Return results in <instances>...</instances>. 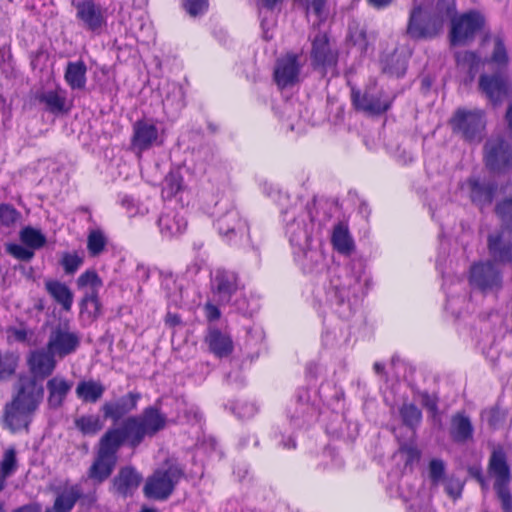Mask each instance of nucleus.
<instances>
[{"instance_id": "nucleus-19", "label": "nucleus", "mask_w": 512, "mask_h": 512, "mask_svg": "<svg viewBox=\"0 0 512 512\" xmlns=\"http://www.w3.org/2000/svg\"><path fill=\"white\" fill-rule=\"evenodd\" d=\"M352 101L358 109L371 114H380L390 108L392 97L374 85L368 87L363 94L353 90Z\"/></svg>"}, {"instance_id": "nucleus-42", "label": "nucleus", "mask_w": 512, "mask_h": 512, "mask_svg": "<svg viewBox=\"0 0 512 512\" xmlns=\"http://www.w3.org/2000/svg\"><path fill=\"white\" fill-rule=\"evenodd\" d=\"M383 71L389 75L401 77L406 72L407 60L406 57L394 52L389 57L383 60Z\"/></svg>"}, {"instance_id": "nucleus-54", "label": "nucleus", "mask_w": 512, "mask_h": 512, "mask_svg": "<svg viewBox=\"0 0 512 512\" xmlns=\"http://www.w3.org/2000/svg\"><path fill=\"white\" fill-rule=\"evenodd\" d=\"M445 464L441 459H432L429 463V477L433 485H438L444 480Z\"/></svg>"}, {"instance_id": "nucleus-57", "label": "nucleus", "mask_w": 512, "mask_h": 512, "mask_svg": "<svg viewBox=\"0 0 512 512\" xmlns=\"http://www.w3.org/2000/svg\"><path fill=\"white\" fill-rule=\"evenodd\" d=\"M445 491L453 499H457L461 496L464 483L461 479L456 477H449L444 479Z\"/></svg>"}, {"instance_id": "nucleus-32", "label": "nucleus", "mask_w": 512, "mask_h": 512, "mask_svg": "<svg viewBox=\"0 0 512 512\" xmlns=\"http://www.w3.org/2000/svg\"><path fill=\"white\" fill-rule=\"evenodd\" d=\"M488 249L492 258L499 263L512 262V238L504 234L489 235Z\"/></svg>"}, {"instance_id": "nucleus-56", "label": "nucleus", "mask_w": 512, "mask_h": 512, "mask_svg": "<svg viewBox=\"0 0 512 512\" xmlns=\"http://www.w3.org/2000/svg\"><path fill=\"white\" fill-rule=\"evenodd\" d=\"M187 13L193 17L203 14L208 9V0H183Z\"/></svg>"}, {"instance_id": "nucleus-30", "label": "nucleus", "mask_w": 512, "mask_h": 512, "mask_svg": "<svg viewBox=\"0 0 512 512\" xmlns=\"http://www.w3.org/2000/svg\"><path fill=\"white\" fill-rule=\"evenodd\" d=\"M209 351L218 358L229 356L233 351V341L230 334L216 327H210L205 337Z\"/></svg>"}, {"instance_id": "nucleus-55", "label": "nucleus", "mask_w": 512, "mask_h": 512, "mask_svg": "<svg viewBox=\"0 0 512 512\" xmlns=\"http://www.w3.org/2000/svg\"><path fill=\"white\" fill-rule=\"evenodd\" d=\"M443 289L446 293V310L450 311L453 315L459 316L461 314L460 309L457 307L458 303H464L465 297H454L451 295L450 287L448 286V281L444 279Z\"/></svg>"}, {"instance_id": "nucleus-45", "label": "nucleus", "mask_w": 512, "mask_h": 512, "mask_svg": "<svg viewBox=\"0 0 512 512\" xmlns=\"http://www.w3.org/2000/svg\"><path fill=\"white\" fill-rule=\"evenodd\" d=\"M107 245V237L101 229H91L87 236V250L90 256L100 255Z\"/></svg>"}, {"instance_id": "nucleus-18", "label": "nucleus", "mask_w": 512, "mask_h": 512, "mask_svg": "<svg viewBox=\"0 0 512 512\" xmlns=\"http://www.w3.org/2000/svg\"><path fill=\"white\" fill-rule=\"evenodd\" d=\"M485 164L492 172L502 173L512 167V145L502 138H490L485 146Z\"/></svg>"}, {"instance_id": "nucleus-53", "label": "nucleus", "mask_w": 512, "mask_h": 512, "mask_svg": "<svg viewBox=\"0 0 512 512\" xmlns=\"http://www.w3.org/2000/svg\"><path fill=\"white\" fill-rule=\"evenodd\" d=\"M230 411L240 419H248L256 414L257 407L249 402H237L230 407Z\"/></svg>"}, {"instance_id": "nucleus-1", "label": "nucleus", "mask_w": 512, "mask_h": 512, "mask_svg": "<svg viewBox=\"0 0 512 512\" xmlns=\"http://www.w3.org/2000/svg\"><path fill=\"white\" fill-rule=\"evenodd\" d=\"M369 278L358 265L335 267L324 284V302L340 318L349 319L360 308Z\"/></svg>"}, {"instance_id": "nucleus-6", "label": "nucleus", "mask_w": 512, "mask_h": 512, "mask_svg": "<svg viewBox=\"0 0 512 512\" xmlns=\"http://www.w3.org/2000/svg\"><path fill=\"white\" fill-rule=\"evenodd\" d=\"M214 225L219 234L228 242L240 243L245 238L250 240L247 222L242 218L233 201L222 197L215 203Z\"/></svg>"}, {"instance_id": "nucleus-26", "label": "nucleus", "mask_w": 512, "mask_h": 512, "mask_svg": "<svg viewBox=\"0 0 512 512\" xmlns=\"http://www.w3.org/2000/svg\"><path fill=\"white\" fill-rule=\"evenodd\" d=\"M142 481V475L132 466L122 467L113 478V489L126 498L132 496Z\"/></svg>"}, {"instance_id": "nucleus-24", "label": "nucleus", "mask_w": 512, "mask_h": 512, "mask_svg": "<svg viewBox=\"0 0 512 512\" xmlns=\"http://www.w3.org/2000/svg\"><path fill=\"white\" fill-rule=\"evenodd\" d=\"M296 407L289 412L292 425L301 428L310 424L316 415L315 407L310 403V392L307 388H300L296 392Z\"/></svg>"}, {"instance_id": "nucleus-63", "label": "nucleus", "mask_w": 512, "mask_h": 512, "mask_svg": "<svg viewBox=\"0 0 512 512\" xmlns=\"http://www.w3.org/2000/svg\"><path fill=\"white\" fill-rule=\"evenodd\" d=\"M8 338L24 342L27 339V331L25 329L11 328L8 330Z\"/></svg>"}, {"instance_id": "nucleus-10", "label": "nucleus", "mask_w": 512, "mask_h": 512, "mask_svg": "<svg viewBox=\"0 0 512 512\" xmlns=\"http://www.w3.org/2000/svg\"><path fill=\"white\" fill-rule=\"evenodd\" d=\"M451 21L450 42L452 45L466 44L472 41L485 25L484 15L477 10H470L459 16L454 14Z\"/></svg>"}, {"instance_id": "nucleus-34", "label": "nucleus", "mask_w": 512, "mask_h": 512, "mask_svg": "<svg viewBox=\"0 0 512 512\" xmlns=\"http://www.w3.org/2000/svg\"><path fill=\"white\" fill-rule=\"evenodd\" d=\"M86 74L87 66L84 61L68 62L64 79L72 90H83L87 83Z\"/></svg>"}, {"instance_id": "nucleus-48", "label": "nucleus", "mask_w": 512, "mask_h": 512, "mask_svg": "<svg viewBox=\"0 0 512 512\" xmlns=\"http://www.w3.org/2000/svg\"><path fill=\"white\" fill-rule=\"evenodd\" d=\"M19 357L15 353L0 354V381L11 377L18 365Z\"/></svg>"}, {"instance_id": "nucleus-37", "label": "nucleus", "mask_w": 512, "mask_h": 512, "mask_svg": "<svg viewBox=\"0 0 512 512\" xmlns=\"http://www.w3.org/2000/svg\"><path fill=\"white\" fill-rule=\"evenodd\" d=\"M331 242L339 253L349 255L354 250V242L349 233L348 227L343 222L334 226Z\"/></svg>"}, {"instance_id": "nucleus-64", "label": "nucleus", "mask_w": 512, "mask_h": 512, "mask_svg": "<svg viewBox=\"0 0 512 512\" xmlns=\"http://www.w3.org/2000/svg\"><path fill=\"white\" fill-rule=\"evenodd\" d=\"M409 508L413 510V512H430V506L428 502L423 505H418L416 501H413Z\"/></svg>"}, {"instance_id": "nucleus-61", "label": "nucleus", "mask_w": 512, "mask_h": 512, "mask_svg": "<svg viewBox=\"0 0 512 512\" xmlns=\"http://www.w3.org/2000/svg\"><path fill=\"white\" fill-rule=\"evenodd\" d=\"M421 405L425 408H427L430 412L433 414L437 411V399L435 396L430 395L427 392H422L419 394L418 398Z\"/></svg>"}, {"instance_id": "nucleus-59", "label": "nucleus", "mask_w": 512, "mask_h": 512, "mask_svg": "<svg viewBox=\"0 0 512 512\" xmlns=\"http://www.w3.org/2000/svg\"><path fill=\"white\" fill-rule=\"evenodd\" d=\"M7 251L13 257L22 260L28 261L34 256V252L20 244H9L7 246Z\"/></svg>"}, {"instance_id": "nucleus-58", "label": "nucleus", "mask_w": 512, "mask_h": 512, "mask_svg": "<svg viewBox=\"0 0 512 512\" xmlns=\"http://www.w3.org/2000/svg\"><path fill=\"white\" fill-rule=\"evenodd\" d=\"M295 3L305 8L307 13H314L318 18L323 15L325 0H294Z\"/></svg>"}, {"instance_id": "nucleus-44", "label": "nucleus", "mask_w": 512, "mask_h": 512, "mask_svg": "<svg viewBox=\"0 0 512 512\" xmlns=\"http://www.w3.org/2000/svg\"><path fill=\"white\" fill-rule=\"evenodd\" d=\"M75 427L83 434V435H95L98 433L103 424L98 415H83L75 419L74 421Z\"/></svg>"}, {"instance_id": "nucleus-9", "label": "nucleus", "mask_w": 512, "mask_h": 512, "mask_svg": "<svg viewBox=\"0 0 512 512\" xmlns=\"http://www.w3.org/2000/svg\"><path fill=\"white\" fill-rule=\"evenodd\" d=\"M489 471L494 476V489L504 512H512V497L509 490L510 467L502 450H494L489 461Z\"/></svg>"}, {"instance_id": "nucleus-27", "label": "nucleus", "mask_w": 512, "mask_h": 512, "mask_svg": "<svg viewBox=\"0 0 512 512\" xmlns=\"http://www.w3.org/2000/svg\"><path fill=\"white\" fill-rule=\"evenodd\" d=\"M294 260L305 273H318L325 268V257L318 245L314 243L302 252H292Z\"/></svg>"}, {"instance_id": "nucleus-29", "label": "nucleus", "mask_w": 512, "mask_h": 512, "mask_svg": "<svg viewBox=\"0 0 512 512\" xmlns=\"http://www.w3.org/2000/svg\"><path fill=\"white\" fill-rule=\"evenodd\" d=\"M469 188L470 198L474 204L483 208L492 203L497 186L492 182L480 181L478 178L472 177L463 185L464 189Z\"/></svg>"}, {"instance_id": "nucleus-33", "label": "nucleus", "mask_w": 512, "mask_h": 512, "mask_svg": "<svg viewBox=\"0 0 512 512\" xmlns=\"http://www.w3.org/2000/svg\"><path fill=\"white\" fill-rule=\"evenodd\" d=\"M105 391L104 384L94 379L80 381L75 389L76 396L85 403L98 402Z\"/></svg>"}, {"instance_id": "nucleus-50", "label": "nucleus", "mask_w": 512, "mask_h": 512, "mask_svg": "<svg viewBox=\"0 0 512 512\" xmlns=\"http://www.w3.org/2000/svg\"><path fill=\"white\" fill-rule=\"evenodd\" d=\"M21 214L12 205L0 204V227H11L20 219Z\"/></svg>"}, {"instance_id": "nucleus-11", "label": "nucleus", "mask_w": 512, "mask_h": 512, "mask_svg": "<svg viewBox=\"0 0 512 512\" xmlns=\"http://www.w3.org/2000/svg\"><path fill=\"white\" fill-rule=\"evenodd\" d=\"M210 288L213 299L219 304H230L242 294L238 274L225 268L211 272Z\"/></svg>"}, {"instance_id": "nucleus-49", "label": "nucleus", "mask_w": 512, "mask_h": 512, "mask_svg": "<svg viewBox=\"0 0 512 512\" xmlns=\"http://www.w3.org/2000/svg\"><path fill=\"white\" fill-rule=\"evenodd\" d=\"M21 240L32 249H39L46 243L45 236L31 227H26L21 231Z\"/></svg>"}, {"instance_id": "nucleus-21", "label": "nucleus", "mask_w": 512, "mask_h": 512, "mask_svg": "<svg viewBox=\"0 0 512 512\" xmlns=\"http://www.w3.org/2000/svg\"><path fill=\"white\" fill-rule=\"evenodd\" d=\"M157 225L164 238L170 239L181 235L187 228L184 209L165 206L158 218Z\"/></svg>"}, {"instance_id": "nucleus-60", "label": "nucleus", "mask_w": 512, "mask_h": 512, "mask_svg": "<svg viewBox=\"0 0 512 512\" xmlns=\"http://www.w3.org/2000/svg\"><path fill=\"white\" fill-rule=\"evenodd\" d=\"M399 451L405 455L406 464H412L420 458V452L413 443L401 444Z\"/></svg>"}, {"instance_id": "nucleus-62", "label": "nucleus", "mask_w": 512, "mask_h": 512, "mask_svg": "<svg viewBox=\"0 0 512 512\" xmlns=\"http://www.w3.org/2000/svg\"><path fill=\"white\" fill-rule=\"evenodd\" d=\"M204 313H205V317L210 322L219 319L221 316V312H220L219 308L217 307V305H215L211 302H208L205 304Z\"/></svg>"}, {"instance_id": "nucleus-13", "label": "nucleus", "mask_w": 512, "mask_h": 512, "mask_svg": "<svg viewBox=\"0 0 512 512\" xmlns=\"http://www.w3.org/2000/svg\"><path fill=\"white\" fill-rule=\"evenodd\" d=\"M182 475L183 471L174 465L169 466L165 470L155 471L145 483L143 489L145 496L155 500L167 499Z\"/></svg>"}, {"instance_id": "nucleus-23", "label": "nucleus", "mask_w": 512, "mask_h": 512, "mask_svg": "<svg viewBox=\"0 0 512 512\" xmlns=\"http://www.w3.org/2000/svg\"><path fill=\"white\" fill-rule=\"evenodd\" d=\"M77 285L79 288H90V292H87L82 300V311L86 310L90 315L96 316L100 309L97 291L102 286L99 276L95 271L87 270L79 276Z\"/></svg>"}, {"instance_id": "nucleus-16", "label": "nucleus", "mask_w": 512, "mask_h": 512, "mask_svg": "<svg viewBox=\"0 0 512 512\" xmlns=\"http://www.w3.org/2000/svg\"><path fill=\"white\" fill-rule=\"evenodd\" d=\"M163 142L164 130L155 120L142 119L133 124L131 148L136 153L141 154L154 146H161Z\"/></svg>"}, {"instance_id": "nucleus-22", "label": "nucleus", "mask_w": 512, "mask_h": 512, "mask_svg": "<svg viewBox=\"0 0 512 512\" xmlns=\"http://www.w3.org/2000/svg\"><path fill=\"white\" fill-rule=\"evenodd\" d=\"M140 398V393L129 392L116 400L106 401L101 407L103 417L114 423L120 421L137 408Z\"/></svg>"}, {"instance_id": "nucleus-47", "label": "nucleus", "mask_w": 512, "mask_h": 512, "mask_svg": "<svg viewBox=\"0 0 512 512\" xmlns=\"http://www.w3.org/2000/svg\"><path fill=\"white\" fill-rule=\"evenodd\" d=\"M18 469L16 450L10 447L4 451L0 462V474L6 479L11 477Z\"/></svg>"}, {"instance_id": "nucleus-12", "label": "nucleus", "mask_w": 512, "mask_h": 512, "mask_svg": "<svg viewBox=\"0 0 512 512\" xmlns=\"http://www.w3.org/2000/svg\"><path fill=\"white\" fill-rule=\"evenodd\" d=\"M469 283L483 294L497 293L503 286V275L491 261L478 262L471 266Z\"/></svg>"}, {"instance_id": "nucleus-35", "label": "nucleus", "mask_w": 512, "mask_h": 512, "mask_svg": "<svg viewBox=\"0 0 512 512\" xmlns=\"http://www.w3.org/2000/svg\"><path fill=\"white\" fill-rule=\"evenodd\" d=\"M474 428L469 417L456 414L451 419L450 435L455 442L465 443L472 439Z\"/></svg>"}, {"instance_id": "nucleus-15", "label": "nucleus", "mask_w": 512, "mask_h": 512, "mask_svg": "<svg viewBox=\"0 0 512 512\" xmlns=\"http://www.w3.org/2000/svg\"><path fill=\"white\" fill-rule=\"evenodd\" d=\"M81 344V336L68 324H58L49 333L46 347L59 360L74 354Z\"/></svg>"}, {"instance_id": "nucleus-52", "label": "nucleus", "mask_w": 512, "mask_h": 512, "mask_svg": "<svg viewBox=\"0 0 512 512\" xmlns=\"http://www.w3.org/2000/svg\"><path fill=\"white\" fill-rule=\"evenodd\" d=\"M495 210L502 222L512 230V196L498 203Z\"/></svg>"}, {"instance_id": "nucleus-20", "label": "nucleus", "mask_w": 512, "mask_h": 512, "mask_svg": "<svg viewBox=\"0 0 512 512\" xmlns=\"http://www.w3.org/2000/svg\"><path fill=\"white\" fill-rule=\"evenodd\" d=\"M311 61L315 69L326 73L335 67L337 54L334 52L325 33L318 32L312 39Z\"/></svg>"}, {"instance_id": "nucleus-2", "label": "nucleus", "mask_w": 512, "mask_h": 512, "mask_svg": "<svg viewBox=\"0 0 512 512\" xmlns=\"http://www.w3.org/2000/svg\"><path fill=\"white\" fill-rule=\"evenodd\" d=\"M43 387L31 378H21L17 395L6 405L4 422L11 431L26 428L43 398Z\"/></svg>"}, {"instance_id": "nucleus-40", "label": "nucleus", "mask_w": 512, "mask_h": 512, "mask_svg": "<svg viewBox=\"0 0 512 512\" xmlns=\"http://www.w3.org/2000/svg\"><path fill=\"white\" fill-rule=\"evenodd\" d=\"M399 415L402 420V423L412 430L414 433L415 430L419 427L422 421V412L421 410L413 403H403L399 408Z\"/></svg>"}, {"instance_id": "nucleus-3", "label": "nucleus", "mask_w": 512, "mask_h": 512, "mask_svg": "<svg viewBox=\"0 0 512 512\" xmlns=\"http://www.w3.org/2000/svg\"><path fill=\"white\" fill-rule=\"evenodd\" d=\"M455 11V3L446 0H439L433 13L417 6L411 11L407 33L413 39L433 38Z\"/></svg>"}, {"instance_id": "nucleus-5", "label": "nucleus", "mask_w": 512, "mask_h": 512, "mask_svg": "<svg viewBox=\"0 0 512 512\" xmlns=\"http://www.w3.org/2000/svg\"><path fill=\"white\" fill-rule=\"evenodd\" d=\"M118 430L108 429L100 438L94 460L87 471L88 479L95 484L106 481L115 469L118 451L123 445Z\"/></svg>"}, {"instance_id": "nucleus-43", "label": "nucleus", "mask_w": 512, "mask_h": 512, "mask_svg": "<svg viewBox=\"0 0 512 512\" xmlns=\"http://www.w3.org/2000/svg\"><path fill=\"white\" fill-rule=\"evenodd\" d=\"M183 189V179L178 171H171L162 183V197L170 199Z\"/></svg>"}, {"instance_id": "nucleus-39", "label": "nucleus", "mask_w": 512, "mask_h": 512, "mask_svg": "<svg viewBox=\"0 0 512 512\" xmlns=\"http://www.w3.org/2000/svg\"><path fill=\"white\" fill-rule=\"evenodd\" d=\"M81 491L77 486L64 491L56 498L54 506L48 511L70 512L75 503L81 498Z\"/></svg>"}, {"instance_id": "nucleus-38", "label": "nucleus", "mask_w": 512, "mask_h": 512, "mask_svg": "<svg viewBox=\"0 0 512 512\" xmlns=\"http://www.w3.org/2000/svg\"><path fill=\"white\" fill-rule=\"evenodd\" d=\"M46 289L63 310L69 311L71 309L73 293L66 284L59 281H48L46 282Z\"/></svg>"}, {"instance_id": "nucleus-17", "label": "nucleus", "mask_w": 512, "mask_h": 512, "mask_svg": "<svg viewBox=\"0 0 512 512\" xmlns=\"http://www.w3.org/2000/svg\"><path fill=\"white\" fill-rule=\"evenodd\" d=\"M76 19L87 31L99 34L107 24V10L94 0L72 1Z\"/></svg>"}, {"instance_id": "nucleus-46", "label": "nucleus", "mask_w": 512, "mask_h": 512, "mask_svg": "<svg viewBox=\"0 0 512 512\" xmlns=\"http://www.w3.org/2000/svg\"><path fill=\"white\" fill-rule=\"evenodd\" d=\"M493 43V51L487 62L496 65L499 69H502L507 66L509 61L506 46L500 36H495Z\"/></svg>"}, {"instance_id": "nucleus-31", "label": "nucleus", "mask_w": 512, "mask_h": 512, "mask_svg": "<svg viewBox=\"0 0 512 512\" xmlns=\"http://www.w3.org/2000/svg\"><path fill=\"white\" fill-rule=\"evenodd\" d=\"M73 387V382L57 375L47 381L48 405L50 408L57 409L61 407Z\"/></svg>"}, {"instance_id": "nucleus-7", "label": "nucleus", "mask_w": 512, "mask_h": 512, "mask_svg": "<svg viewBox=\"0 0 512 512\" xmlns=\"http://www.w3.org/2000/svg\"><path fill=\"white\" fill-rule=\"evenodd\" d=\"M285 233L292 252H302L314 243V216L312 207H295L284 212Z\"/></svg>"}, {"instance_id": "nucleus-36", "label": "nucleus", "mask_w": 512, "mask_h": 512, "mask_svg": "<svg viewBox=\"0 0 512 512\" xmlns=\"http://www.w3.org/2000/svg\"><path fill=\"white\" fill-rule=\"evenodd\" d=\"M36 99L51 113L58 114L65 110L66 92L61 88L42 91L36 95Z\"/></svg>"}, {"instance_id": "nucleus-51", "label": "nucleus", "mask_w": 512, "mask_h": 512, "mask_svg": "<svg viewBox=\"0 0 512 512\" xmlns=\"http://www.w3.org/2000/svg\"><path fill=\"white\" fill-rule=\"evenodd\" d=\"M60 263L66 274H74L83 264V257L77 252H66L62 255Z\"/></svg>"}, {"instance_id": "nucleus-8", "label": "nucleus", "mask_w": 512, "mask_h": 512, "mask_svg": "<svg viewBox=\"0 0 512 512\" xmlns=\"http://www.w3.org/2000/svg\"><path fill=\"white\" fill-rule=\"evenodd\" d=\"M449 123L452 132L465 141L480 142L484 136L486 120L482 110L459 108Z\"/></svg>"}, {"instance_id": "nucleus-28", "label": "nucleus", "mask_w": 512, "mask_h": 512, "mask_svg": "<svg viewBox=\"0 0 512 512\" xmlns=\"http://www.w3.org/2000/svg\"><path fill=\"white\" fill-rule=\"evenodd\" d=\"M58 357L51 353L49 349H37L30 353L28 364L31 372L37 377H47L53 373L56 368Z\"/></svg>"}, {"instance_id": "nucleus-14", "label": "nucleus", "mask_w": 512, "mask_h": 512, "mask_svg": "<svg viewBox=\"0 0 512 512\" xmlns=\"http://www.w3.org/2000/svg\"><path fill=\"white\" fill-rule=\"evenodd\" d=\"M304 61L301 55L287 53L275 63L273 78L279 89L293 87L303 79Z\"/></svg>"}, {"instance_id": "nucleus-41", "label": "nucleus", "mask_w": 512, "mask_h": 512, "mask_svg": "<svg viewBox=\"0 0 512 512\" xmlns=\"http://www.w3.org/2000/svg\"><path fill=\"white\" fill-rule=\"evenodd\" d=\"M455 59L457 66L460 69L466 70L470 74L471 79L474 78L482 64L480 57L472 51H459L456 53Z\"/></svg>"}, {"instance_id": "nucleus-4", "label": "nucleus", "mask_w": 512, "mask_h": 512, "mask_svg": "<svg viewBox=\"0 0 512 512\" xmlns=\"http://www.w3.org/2000/svg\"><path fill=\"white\" fill-rule=\"evenodd\" d=\"M166 421V416L158 408L149 406L139 416H130L120 427L112 429L120 432L124 442L127 440L130 446L136 447L146 436L152 437L164 429Z\"/></svg>"}, {"instance_id": "nucleus-25", "label": "nucleus", "mask_w": 512, "mask_h": 512, "mask_svg": "<svg viewBox=\"0 0 512 512\" xmlns=\"http://www.w3.org/2000/svg\"><path fill=\"white\" fill-rule=\"evenodd\" d=\"M479 87L493 104H497L509 92L510 83L502 73L483 74L479 79Z\"/></svg>"}]
</instances>
